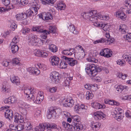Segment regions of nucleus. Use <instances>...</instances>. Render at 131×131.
<instances>
[{
	"instance_id": "obj_1",
	"label": "nucleus",
	"mask_w": 131,
	"mask_h": 131,
	"mask_svg": "<svg viewBox=\"0 0 131 131\" xmlns=\"http://www.w3.org/2000/svg\"><path fill=\"white\" fill-rule=\"evenodd\" d=\"M22 89L26 97L28 100H32L35 103L40 104L44 99L43 93L42 91H39L35 98L34 94L36 93V90L33 88L25 86Z\"/></svg>"
},
{
	"instance_id": "obj_14",
	"label": "nucleus",
	"mask_w": 131,
	"mask_h": 131,
	"mask_svg": "<svg viewBox=\"0 0 131 131\" xmlns=\"http://www.w3.org/2000/svg\"><path fill=\"white\" fill-rule=\"evenodd\" d=\"M62 58L63 59L66 60L69 65L71 66H73L78 63L77 60L74 59L73 58H68L64 56H63Z\"/></svg>"
},
{
	"instance_id": "obj_51",
	"label": "nucleus",
	"mask_w": 131,
	"mask_h": 131,
	"mask_svg": "<svg viewBox=\"0 0 131 131\" xmlns=\"http://www.w3.org/2000/svg\"><path fill=\"white\" fill-rule=\"evenodd\" d=\"M91 56H90L89 57L86 59V60L89 62H94L96 63L97 61V60L95 59L93 57H92Z\"/></svg>"
},
{
	"instance_id": "obj_10",
	"label": "nucleus",
	"mask_w": 131,
	"mask_h": 131,
	"mask_svg": "<svg viewBox=\"0 0 131 131\" xmlns=\"http://www.w3.org/2000/svg\"><path fill=\"white\" fill-rule=\"evenodd\" d=\"M50 78L52 83H57L59 82L60 77L58 72L56 71H53L50 73Z\"/></svg>"
},
{
	"instance_id": "obj_28",
	"label": "nucleus",
	"mask_w": 131,
	"mask_h": 131,
	"mask_svg": "<svg viewBox=\"0 0 131 131\" xmlns=\"http://www.w3.org/2000/svg\"><path fill=\"white\" fill-rule=\"evenodd\" d=\"M92 107L96 109H99L102 108H104L105 106L104 105H102L96 102H95L92 104Z\"/></svg>"
},
{
	"instance_id": "obj_37",
	"label": "nucleus",
	"mask_w": 131,
	"mask_h": 131,
	"mask_svg": "<svg viewBox=\"0 0 131 131\" xmlns=\"http://www.w3.org/2000/svg\"><path fill=\"white\" fill-rule=\"evenodd\" d=\"M68 28L71 32H72L74 34H77L78 33V31L75 30V26L73 24L70 25L68 27Z\"/></svg>"
},
{
	"instance_id": "obj_55",
	"label": "nucleus",
	"mask_w": 131,
	"mask_h": 131,
	"mask_svg": "<svg viewBox=\"0 0 131 131\" xmlns=\"http://www.w3.org/2000/svg\"><path fill=\"white\" fill-rule=\"evenodd\" d=\"M24 128V126L23 125L20 124H19L16 126V130L17 131H20Z\"/></svg>"
},
{
	"instance_id": "obj_2",
	"label": "nucleus",
	"mask_w": 131,
	"mask_h": 131,
	"mask_svg": "<svg viewBox=\"0 0 131 131\" xmlns=\"http://www.w3.org/2000/svg\"><path fill=\"white\" fill-rule=\"evenodd\" d=\"M85 69L88 74L90 76L94 77V79L97 82H100L101 80L102 79L100 77L96 75L97 74V70L95 65L88 64Z\"/></svg>"
},
{
	"instance_id": "obj_46",
	"label": "nucleus",
	"mask_w": 131,
	"mask_h": 131,
	"mask_svg": "<svg viewBox=\"0 0 131 131\" xmlns=\"http://www.w3.org/2000/svg\"><path fill=\"white\" fill-rule=\"evenodd\" d=\"M86 99L89 100L90 99H92L93 95L91 92L87 91L86 93Z\"/></svg>"
},
{
	"instance_id": "obj_30",
	"label": "nucleus",
	"mask_w": 131,
	"mask_h": 131,
	"mask_svg": "<svg viewBox=\"0 0 131 131\" xmlns=\"http://www.w3.org/2000/svg\"><path fill=\"white\" fill-rule=\"evenodd\" d=\"M74 104V101L71 98L65 100L64 105L66 106L72 107Z\"/></svg>"
},
{
	"instance_id": "obj_18",
	"label": "nucleus",
	"mask_w": 131,
	"mask_h": 131,
	"mask_svg": "<svg viewBox=\"0 0 131 131\" xmlns=\"http://www.w3.org/2000/svg\"><path fill=\"white\" fill-rule=\"evenodd\" d=\"M14 121L17 123H21L23 122L24 119L23 117L18 113L15 114Z\"/></svg>"
},
{
	"instance_id": "obj_29",
	"label": "nucleus",
	"mask_w": 131,
	"mask_h": 131,
	"mask_svg": "<svg viewBox=\"0 0 131 131\" xmlns=\"http://www.w3.org/2000/svg\"><path fill=\"white\" fill-rule=\"evenodd\" d=\"M28 2V0H17L15 4L21 6H22L26 5Z\"/></svg>"
},
{
	"instance_id": "obj_8",
	"label": "nucleus",
	"mask_w": 131,
	"mask_h": 131,
	"mask_svg": "<svg viewBox=\"0 0 131 131\" xmlns=\"http://www.w3.org/2000/svg\"><path fill=\"white\" fill-rule=\"evenodd\" d=\"M2 3L5 6V7H0V12L2 13L6 11L9 10L14 8V5L10 4L9 0H2Z\"/></svg>"
},
{
	"instance_id": "obj_50",
	"label": "nucleus",
	"mask_w": 131,
	"mask_h": 131,
	"mask_svg": "<svg viewBox=\"0 0 131 131\" xmlns=\"http://www.w3.org/2000/svg\"><path fill=\"white\" fill-rule=\"evenodd\" d=\"M12 61L13 64H17L19 63L20 59L19 58H15L13 59Z\"/></svg>"
},
{
	"instance_id": "obj_36",
	"label": "nucleus",
	"mask_w": 131,
	"mask_h": 131,
	"mask_svg": "<svg viewBox=\"0 0 131 131\" xmlns=\"http://www.w3.org/2000/svg\"><path fill=\"white\" fill-rule=\"evenodd\" d=\"M57 7L60 10L64 9L66 6L62 2H59L57 3Z\"/></svg>"
},
{
	"instance_id": "obj_62",
	"label": "nucleus",
	"mask_w": 131,
	"mask_h": 131,
	"mask_svg": "<svg viewBox=\"0 0 131 131\" xmlns=\"http://www.w3.org/2000/svg\"><path fill=\"white\" fill-rule=\"evenodd\" d=\"M42 3L48 6L49 3V0H40Z\"/></svg>"
},
{
	"instance_id": "obj_60",
	"label": "nucleus",
	"mask_w": 131,
	"mask_h": 131,
	"mask_svg": "<svg viewBox=\"0 0 131 131\" xmlns=\"http://www.w3.org/2000/svg\"><path fill=\"white\" fill-rule=\"evenodd\" d=\"M19 41V39L17 36H15L12 40V42L11 43H14V44H16Z\"/></svg>"
},
{
	"instance_id": "obj_59",
	"label": "nucleus",
	"mask_w": 131,
	"mask_h": 131,
	"mask_svg": "<svg viewBox=\"0 0 131 131\" xmlns=\"http://www.w3.org/2000/svg\"><path fill=\"white\" fill-rule=\"evenodd\" d=\"M117 64L121 66H124L125 64V62L124 61L119 60L117 61Z\"/></svg>"
},
{
	"instance_id": "obj_17",
	"label": "nucleus",
	"mask_w": 131,
	"mask_h": 131,
	"mask_svg": "<svg viewBox=\"0 0 131 131\" xmlns=\"http://www.w3.org/2000/svg\"><path fill=\"white\" fill-rule=\"evenodd\" d=\"M93 115L95 119L99 120L101 119H103L105 118V115L102 112H97L94 113Z\"/></svg>"
},
{
	"instance_id": "obj_34",
	"label": "nucleus",
	"mask_w": 131,
	"mask_h": 131,
	"mask_svg": "<svg viewBox=\"0 0 131 131\" xmlns=\"http://www.w3.org/2000/svg\"><path fill=\"white\" fill-rule=\"evenodd\" d=\"M72 125L73 126L75 130L78 131L82 130L83 128L82 125L77 123L74 122V124H73Z\"/></svg>"
},
{
	"instance_id": "obj_49",
	"label": "nucleus",
	"mask_w": 131,
	"mask_h": 131,
	"mask_svg": "<svg viewBox=\"0 0 131 131\" xmlns=\"http://www.w3.org/2000/svg\"><path fill=\"white\" fill-rule=\"evenodd\" d=\"M124 38L129 42H131V33H128L124 36Z\"/></svg>"
},
{
	"instance_id": "obj_54",
	"label": "nucleus",
	"mask_w": 131,
	"mask_h": 131,
	"mask_svg": "<svg viewBox=\"0 0 131 131\" xmlns=\"http://www.w3.org/2000/svg\"><path fill=\"white\" fill-rule=\"evenodd\" d=\"M11 103L15 102L17 101V99L15 96H12L9 97Z\"/></svg>"
},
{
	"instance_id": "obj_32",
	"label": "nucleus",
	"mask_w": 131,
	"mask_h": 131,
	"mask_svg": "<svg viewBox=\"0 0 131 131\" xmlns=\"http://www.w3.org/2000/svg\"><path fill=\"white\" fill-rule=\"evenodd\" d=\"M74 49L70 48L69 49H65L63 50L62 53L64 55L66 56H71L72 55Z\"/></svg>"
},
{
	"instance_id": "obj_19",
	"label": "nucleus",
	"mask_w": 131,
	"mask_h": 131,
	"mask_svg": "<svg viewBox=\"0 0 131 131\" xmlns=\"http://www.w3.org/2000/svg\"><path fill=\"white\" fill-rule=\"evenodd\" d=\"M66 75H67V77L65 75V77L64 78V81L63 85L64 86H69L70 84V81L72 80V76L68 75L66 74Z\"/></svg>"
},
{
	"instance_id": "obj_45",
	"label": "nucleus",
	"mask_w": 131,
	"mask_h": 131,
	"mask_svg": "<svg viewBox=\"0 0 131 131\" xmlns=\"http://www.w3.org/2000/svg\"><path fill=\"white\" fill-rule=\"evenodd\" d=\"M43 51L40 50H36L35 51V54L36 56L38 57H42Z\"/></svg>"
},
{
	"instance_id": "obj_27",
	"label": "nucleus",
	"mask_w": 131,
	"mask_h": 131,
	"mask_svg": "<svg viewBox=\"0 0 131 131\" xmlns=\"http://www.w3.org/2000/svg\"><path fill=\"white\" fill-rule=\"evenodd\" d=\"M118 31L122 34H124L127 31V27L125 25L121 24L119 27Z\"/></svg>"
},
{
	"instance_id": "obj_47",
	"label": "nucleus",
	"mask_w": 131,
	"mask_h": 131,
	"mask_svg": "<svg viewBox=\"0 0 131 131\" xmlns=\"http://www.w3.org/2000/svg\"><path fill=\"white\" fill-rule=\"evenodd\" d=\"M37 65L39 69H42L43 71H45L47 69L46 66L45 64L40 63H38Z\"/></svg>"
},
{
	"instance_id": "obj_11",
	"label": "nucleus",
	"mask_w": 131,
	"mask_h": 131,
	"mask_svg": "<svg viewBox=\"0 0 131 131\" xmlns=\"http://www.w3.org/2000/svg\"><path fill=\"white\" fill-rule=\"evenodd\" d=\"M19 106L20 107L24 109L22 110L21 113L24 115L27 113V110L30 109L31 107L30 105L22 101L20 102Z\"/></svg>"
},
{
	"instance_id": "obj_26",
	"label": "nucleus",
	"mask_w": 131,
	"mask_h": 131,
	"mask_svg": "<svg viewBox=\"0 0 131 131\" xmlns=\"http://www.w3.org/2000/svg\"><path fill=\"white\" fill-rule=\"evenodd\" d=\"M97 13V10H92L89 12L85 13L83 15V17L85 19H89L91 15H96Z\"/></svg>"
},
{
	"instance_id": "obj_53",
	"label": "nucleus",
	"mask_w": 131,
	"mask_h": 131,
	"mask_svg": "<svg viewBox=\"0 0 131 131\" xmlns=\"http://www.w3.org/2000/svg\"><path fill=\"white\" fill-rule=\"evenodd\" d=\"M50 128L57 129H58V130L59 131H60L61 130L60 128L59 127L58 128L57 126L54 124H50Z\"/></svg>"
},
{
	"instance_id": "obj_42",
	"label": "nucleus",
	"mask_w": 131,
	"mask_h": 131,
	"mask_svg": "<svg viewBox=\"0 0 131 131\" xmlns=\"http://www.w3.org/2000/svg\"><path fill=\"white\" fill-rule=\"evenodd\" d=\"M72 119L73 124H74V122L77 123L80 121V117L78 115L72 116Z\"/></svg>"
},
{
	"instance_id": "obj_25",
	"label": "nucleus",
	"mask_w": 131,
	"mask_h": 131,
	"mask_svg": "<svg viewBox=\"0 0 131 131\" xmlns=\"http://www.w3.org/2000/svg\"><path fill=\"white\" fill-rule=\"evenodd\" d=\"M115 15L116 17L123 20H125L126 17L125 14L122 11L119 10L116 12L115 13Z\"/></svg>"
},
{
	"instance_id": "obj_39",
	"label": "nucleus",
	"mask_w": 131,
	"mask_h": 131,
	"mask_svg": "<svg viewBox=\"0 0 131 131\" xmlns=\"http://www.w3.org/2000/svg\"><path fill=\"white\" fill-rule=\"evenodd\" d=\"M122 57L123 59H124V61L125 60L128 62L129 64L131 65V57L130 56L124 54Z\"/></svg>"
},
{
	"instance_id": "obj_21",
	"label": "nucleus",
	"mask_w": 131,
	"mask_h": 131,
	"mask_svg": "<svg viewBox=\"0 0 131 131\" xmlns=\"http://www.w3.org/2000/svg\"><path fill=\"white\" fill-rule=\"evenodd\" d=\"M114 88L116 89V90L119 93L121 92L123 90H126L128 89V87L126 86H123L122 85H116L114 86Z\"/></svg>"
},
{
	"instance_id": "obj_52",
	"label": "nucleus",
	"mask_w": 131,
	"mask_h": 131,
	"mask_svg": "<svg viewBox=\"0 0 131 131\" xmlns=\"http://www.w3.org/2000/svg\"><path fill=\"white\" fill-rule=\"evenodd\" d=\"M55 13L54 10L50 9V20H52L53 19Z\"/></svg>"
},
{
	"instance_id": "obj_16",
	"label": "nucleus",
	"mask_w": 131,
	"mask_h": 131,
	"mask_svg": "<svg viewBox=\"0 0 131 131\" xmlns=\"http://www.w3.org/2000/svg\"><path fill=\"white\" fill-rule=\"evenodd\" d=\"M49 124L45 123L44 124H40L39 126H36L35 128V131H44L46 129H47L49 127Z\"/></svg>"
},
{
	"instance_id": "obj_48",
	"label": "nucleus",
	"mask_w": 131,
	"mask_h": 131,
	"mask_svg": "<svg viewBox=\"0 0 131 131\" xmlns=\"http://www.w3.org/2000/svg\"><path fill=\"white\" fill-rule=\"evenodd\" d=\"M30 31V29L27 27H25L23 28L21 30V32L24 35L28 33Z\"/></svg>"
},
{
	"instance_id": "obj_22",
	"label": "nucleus",
	"mask_w": 131,
	"mask_h": 131,
	"mask_svg": "<svg viewBox=\"0 0 131 131\" xmlns=\"http://www.w3.org/2000/svg\"><path fill=\"white\" fill-rule=\"evenodd\" d=\"M15 17L17 21L23 20L26 18V15L25 13H19L15 15Z\"/></svg>"
},
{
	"instance_id": "obj_64",
	"label": "nucleus",
	"mask_w": 131,
	"mask_h": 131,
	"mask_svg": "<svg viewBox=\"0 0 131 131\" xmlns=\"http://www.w3.org/2000/svg\"><path fill=\"white\" fill-rule=\"evenodd\" d=\"M94 87V86L93 85H92L91 86L89 84H87L84 85L85 88L86 89L89 90L90 89L91 90L92 88Z\"/></svg>"
},
{
	"instance_id": "obj_20",
	"label": "nucleus",
	"mask_w": 131,
	"mask_h": 131,
	"mask_svg": "<svg viewBox=\"0 0 131 131\" xmlns=\"http://www.w3.org/2000/svg\"><path fill=\"white\" fill-rule=\"evenodd\" d=\"M10 80L12 83L18 85L20 84L19 79L18 76L14 75H12L10 76Z\"/></svg>"
},
{
	"instance_id": "obj_35",
	"label": "nucleus",
	"mask_w": 131,
	"mask_h": 131,
	"mask_svg": "<svg viewBox=\"0 0 131 131\" xmlns=\"http://www.w3.org/2000/svg\"><path fill=\"white\" fill-rule=\"evenodd\" d=\"M9 24L10 25V28L11 30L14 31L17 28V26L15 23V21L12 20H10L9 21Z\"/></svg>"
},
{
	"instance_id": "obj_4",
	"label": "nucleus",
	"mask_w": 131,
	"mask_h": 131,
	"mask_svg": "<svg viewBox=\"0 0 131 131\" xmlns=\"http://www.w3.org/2000/svg\"><path fill=\"white\" fill-rule=\"evenodd\" d=\"M29 45L32 46H41L43 42L41 39L38 38L37 36L34 35H30L28 37Z\"/></svg>"
},
{
	"instance_id": "obj_58",
	"label": "nucleus",
	"mask_w": 131,
	"mask_h": 131,
	"mask_svg": "<svg viewBox=\"0 0 131 131\" xmlns=\"http://www.w3.org/2000/svg\"><path fill=\"white\" fill-rule=\"evenodd\" d=\"M2 90L3 92L7 93L9 92L10 89L7 87L6 86L3 85L2 88Z\"/></svg>"
},
{
	"instance_id": "obj_31",
	"label": "nucleus",
	"mask_w": 131,
	"mask_h": 131,
	"mask_svg": "<svg viewBox=\"0 0 131 131\" xmlns=\"http://www.w3.org/2000/svg\"><path fill=\"white\" fill-rule=\"evenodd\" d=\"M49 13L48 12H44L42 14L39 15L40 18H42L44 20H48L49 19Z\"/></svg>"
},
{
	"instance_id": "obj_24",
	"label": "nucleus",
	"mask_w": 131,
	"mask_h": 131,
	"mask_svg": "<svg viewBox=\"0 0 131 131\" xmlns=\"http://www.w3.org/2000/svg\"><path fill=\"white\" fill-rule=\"evenodd\" d=\"M51 60V64L53 66L58 65V63L60 62L59 58L56 56H51L50 58Z\"/></svg>"
},
{
	"instance_id": "obj_9",
	"label": "nucleus",
	"mask_w": 131,
	"mask_h": 131,
	"mask_svg": "<svg viewBox=\"0 0 131 131\" xmlns=\"http://www.w3.org/2000/svg\"><path fill=\"white\" fill-rule=\"evenodd\" d=\"M61 110L60 108H56L55 107H51L50 108V119H56L57 114H60Z\"/></svg>"
},
{
	"instance_id": "obj_40",
	"label": "nucleus",
	"mask_w": 131,
	"mask_h": 131,
	"mask_svg": "<svg viewBox=\"0 0 131 131\" xmlns=\"http://www.w3.org/2000/svg\"><path fill=\"white\" fill-rule=\"evenodd\" d=\"M57 28L56 27L53 26H50V35H51V34H54L56 33L57 32Z\"/></svg>"
},
{
	"instance_id": "obj_41",
	"label": "nucleus",
	"mask_w": 131,
	"mask_h": 131,
	"mask_svg": "<svg viewBox=\"0 0 131 131\" xmlns=\"http://www.w3.org/2000/svg\"><path fill=\"white\" fill-rule=\"evenodd\" d=\"M116 75L117 77L121 78L123 80H125L127 76L126 74H123L121 72H118L117 74Z\"/></svg>"
},
{
	"instance_id": "obj_63",
	"label": "nucleus",
	"mask_w": 131,
	"mask_h": 131,
	"mask_svg": "<svg viewBox=\"0 0 131 131\" xmlns=\"http://www.w3.org/2000/svg\"><path fill=\"white\" fill-rule=\"evenodd\" d=\"M105 41L103 39H99L93 42L94 44H96L99 43H101L105 42Z\"/></svg>"
},
{
	"instance_id": "obj_3",
	"label": "nucleus",
	"mask_w": 131,
	"mask_h": 131,
	"mask_svg": "<svg viewBox=\"0 0 131 131\" xmlns=\"http://www.w3.org/2000/svg\"><path fill=\"white\" fill-rule=\"evenodd\" d=\"M31 9H28L26 11V17H27L31 16L33 14V10L35 12V14L36 15L37 13L38 10L39 9L40 5L38 0H33L31 3Z\"/></svg>"
},
{
	"instance_id": "obj_61",
	"label": "nucleus",
	"mask_w": 131,
	"mask_h": 131,
	"mask_svg": "<svg viewBox=\"0 0 131 131\" xmlns=\"http://www.w3.org/2000/svg\"><path fill=\"white\" fill-rule=\"evenodd\" d=\"M41 113V111L40 110H37L35 112L34 116L36 117H39Z\"/></svg>"
},
{
	"instance_id": "obj_13",
	"label": "nucleus",
	"mask_w": 131,
	"mask_h": 131,
	"mask_svg": "<svg viewBox=\"0 0 131 131\" xmlns=\"http://www.w3.org/2000/svg\"><path fill=\"white\" fill-rule=\"evenodd\" d=\"M112 53V51L110 49L108 48H104L101 50L100 54L102 56L108 58L111 56Z\"/></svg>"
},
{
	"instance_id": "obj_6",
	"label": "nucleus",
	"mask_w": 131,
	"mask_h": 131,
	"mask_svg": "<svg viewBox=\"0 0 131 131\" xmlns=\"http://www.w3.org/2000/svg\"><path fill=\"white\" fill-rule=\"evenodd\" d=\"M123 110L120 108H115L112 113L113 117L118 121H120L123 118Z\"/></svg>"
},
{
	"instance_id": "obj_43",
	"label": "nucleus",
	"mask_w": 131,
	"mask_h": 131,
	"mask_svg": "<svg viewBox=\"0 0 131 131\" xmlns=\"http://www.w3.org/2000/svg\"><path fill=\"white\" fill-rule=\"evenodd\" d=\"M24 125L27 130L31 129L32 127V125L30 122H27L25 123Z\"/></svg>"
},
{
	"instance_id": "obj_23",
	"label": "nucleus",
	"mask_w": 131,
	"mask_h": 131,
	"mask_svg": "<svg viewBox=\"0 0 131 131\" xmlns=\"http://www.w3.org/2000/svg\"><path fill=\"white\" fill-rule=\"evenodd\" d=\"M27 70L29 73L36 75H38L40 73V71L39 70L32 67L29 68L27 69Z\"/></svg>"
},
{
	"instance_id": "obj_33",
	"label": "nucleus",
	"mask_w": 131,
	"mask_h": 131,
	"mask_svg": "<svg viewBox=\"0 0 131 131\" xmlns=\"http://www.w3.org/2000/svg\"><path fill=\"white\" fill-rule=\"evenodd\" d=\"M10 48L12 53H15L18 50L19 47L16 44H14V43H11Z\"/></svg>"
},
{
	"instance_id": "obj_15",
	"label": "nucleus",
	"mask_w": 131,
	"mask_h": 131,
	"mask_svg": "<svg viewBox=\"0 0 131 131\" xmlns=\"http://www.w3.org/2000/svg\"><path fill=\"white\" fill-rule=\"evenodd\" d=\"M94 26L100 27L101 29H103L105 31H108L110 30V26L108 24H105L101 22L100 23H95Z\"/></svg>"
},
{
	"instance_id": "obj_44",
	"label": "nucleus",
	"mask_w": 131,
	"mask_h": 131,
	"mask_svg": "<svg viewBox=\"0 0 131 131\" xmlns=\"http://www.w3.org/2000/svg\"><path fill=\"white\" fill-rule=\"evenodd\" d=\"M60 63L58 65L59 68L61 69H65L67 67V64L66 62L60 61Z\"/></svg>"
},
{
	"instance_id": "obj_56",
	"label": "nucleus",
	"mask_w": 131,
	"mask_h": 131,
	"mask_svg": "<svg viewBox=\"0 0 131 131\" xmlns=\"http://www.w3.org/2000/svg\"><path fill=\"white\" fill-rule=\"evenodd\" d=\"M73 53H74V55L75 57L78 59H79L81 56L80 53L78 52L77 51H76L75 52L73 51Z\"/></svg>"
},
{
	"instance_id": "obj_57",
	"label": "nucleus",
	"mask_w": 131,
	"mask_h": 131,
	"mask_svg": "<svg viewBox=\"0 0 131 131\" xmlns=\"http://www.w3.org/2000/svg\"><path fill=\"white\" fill-rule=\"evenodd\" d=\"M63 117L64 118H68L70 116V113L66 111H63Z\"/></svg>"
},
{
	"instance_id": "obj_38",
	"label": "nucleus",
	"mask_w": 131,
	"mask_h": 131,
	"mask_svg": "<svg viewBox=\"0 0 131 131\" xmlns=\"http://www.w3.org/2000/svg\"><path fill=\"white\" fill-rule=\"evenodd\" d=\"M50 50L53 53H55L57 51L58 48L55 45L50 43Z\"/></svg>"
},
{
	"instance_id": "obj_12",
	"label": "nucleus",
	"mask_w": 131,
	"mask_h": 131,
	"mask_svg": "<svg viewBox=\"0 0 131 131\" xmlns=\"http://www.w3.org/2000/svg\"><path fill=\"white\" fill-rule=\"evenodd\" d=\"M9 108V106H3L2 107V109L5 110L6 112L5 113V116L6 118L9 119L12 118L13 115L12 111L9 109H6Z\"/></svg>"
},
{
	"instance_id": "obj_5",
	"label": "nucleus",
	"mask_w": 131,
	"mask_h": 131,
	"mask_svg": "<svg viewBox=\"0 0 131 131\" xmlns=\"http://www.w3.org/2000/svg\"><path fill=\"white\" fill-rule=\"evenodd\" d=\"M90 18L89 20L92 21L93 23V24L94 26L95 23H100L101 22H98V19H100L101 20H108L109 19V17L107 15H102L100 14L96 13V15H91Z\"/></svg>"
},
{
	"instance_id": "obj_7",
	"label": "nucleus",
	"mask_w": 131,
	"mask_h": 131,
	"mask_svg": "<svg viewBox=\"0 0 131 131\" xmlns=\"http://www.w3.org/2000/svg\"><path fill=\"white\" fill-rule=\"evenodd\" d=\"M42 27L41 26H34L32 29L33 31H36L37 32L40 33H42V34L40 35L41 38L43 39H45L47 37V35L49 34V32L46 30H43Z\"/></svg>"
}]
</instances>
